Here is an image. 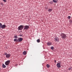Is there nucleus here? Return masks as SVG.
<instances>
[{
    "label": "nucleus",
    "instance_id": "f257e3e1",
    "mask_svg": "<svg viewBox=\"0 0 72 72\" xmlns=\"http://www.w3.org/2000/svg\"><path fill=\"white\" fill-rule=\"evenodd\" d=\"M4 55H6V57L7 58H10V56H11L10 54H8L5 52L4 53Z\"/></svg>",
    "mask_w": 72,
    "mask_h": 72
},
{
    "label": "nucleus",
    "instance_id": "f03ea898",
    "mask_svg": "<svg viewBox=\"0 0 72 72\" xmlns=\"http://www.w3.org/2000/svg\"><path fill=\"white\" fill-rule=\"evenodd\" d=\"M61 36H62V39H66V37H67V36H66V35H65L64 33L61 34Z\"/></svg>",
    "mask_w": 72,
    "mask_h": 72
},
{
    "label": "nucleus",
    "instance_id": "7ed1b4c3",
    "mask_svg": "<svg viewBox=\"0 0 72 72\" xmlns=\"http://www.w3.org/2000/svg\"><path fill=\"white\" fill-rule=\"evenodd\" d=\"M23 27L24 26L23 25H20L18 27V30H22L23 28Z\"/></svg>",
    "mask_w": 72,
    "mask_h": 72
},
{
    "label": "nucleus",
    "instance_id": "20e7f679",
    "mask_svg": "<svg viewBox=\"0 0 72 72\" xmlns=\"http://www.w3.org/2000/svg\"><path fill=\"white\" fill-rule=\"evenodd\" d=\"M29 28H30V27L29 26L26 25L24 26V30H28Z\"/></svg>",
    "mask_w": 72,
    "mask_h": 72
},
{
    "label": "nucleus",
    "instance_id": "39448f33",
    "mask_svg": "<svg viewBox=\"0 0 72 72\" xmlns=\"http://www.w3.org/2000/svg\"><path fill=\"white\" fill-rule=\"evenodd\" d=\"M10 60H8L5 62V64H6V66H8V65L9 64V63H10Z\"/></svg>",
    "mask_w": 72,
    "mask_h": 72
},
{
    "label": "nucleus",
    "instance_id": "423d86ee",
    "mask_svg": "<svg viewBox=\"0 0 72 72\" xmlns=\"http://www.w3.org/2000/svg\"><path fill=\"white\" fill-rule=\"evenodd\" d=\"M22 40H23V39L22 38H19L17 40V41H18V42H21L22 41Z\"/></svg>",
    "mask_w": 72,
    "mask_h": 72
},
{
    "label": "nucleus",
    "instance_id": "0eeeda50",
    "mask_svg": "<svg viewBox=\"0 0 72 72\" xmlns=\"http://www.w3.org/2000/svg\"><path fill=\"white\" fill-rule=\"evenodd\" d=\"M55 41H56L57 42H58L59 40V38L57 37H55L54 38Z\"/></svg>",
    "mask_w": 72,
    "mask_h": 72
},
{
    "label": "nucleus",
    "instance_id": "6e6552de",
    "mask_svg": "<svg viewBox=\"0 0 72 72\" xmlns=\"http://www.w3.org/2000/svg\"><path fill=\"white\" fill-rule=\"evenodd\" d=\"M57 66L58 68H60V63H58L57 64Z\"/></svg>",
    "mask_w": 72,
    "mask_h": 72
},
{
    "label": "nucleus",
    "instance_id": "1a4fd4ad",
    "mask_svg": "<svg viewBox=\"0 0 72 72\" xmlns=\"http://www.w3.org/2000/svg\"><path fill=\"white\" fill-rule=\"evenodd\" d=\"M6 27V25H5L4 24L2 25V26L1 27V28H2L3 29H4Z\"/></svg>",
    "mask_w": 72,
    "mask_h": 72
},
{
    "label": "nucleus",
    "instance_id": "9d476101",
    "mask_svg": "<svg viewBox=\"0 0 72 72\" xmlns=\"http://www.w3.org/2000/svg\"><path fill=\"white\" fill-rule=\"evenodd\" d=\"M47 44L48 46H50V45H51V43L48 42L47 43Z\"/></svg>",
    "mask_w": 72,
    "mask_h": 72
},
{
    "label": "nucleus",
    "instance_id": "9b49d317",
    "mask_svg": "<svg viewBox=\"0 0 72 72\" xmlns=\"http://www.w3.org/2000/svg\"><path fill=\"white\" fill-rule=\"evenodd\" d=\"M52 9H50V8H49L48 9V11L49 12H51V11H52Z\"/></svg>",
    "mask_w": 72,
    "mask_h": 72
},
{
    "label": "nucleus",
    "instance_id": "f8f14e48",
    "mask_svg": "<svg viewBox=\"0 0 72 72\" xmlns=\"http://www.w3.org/2000/svg\"><path fill=\"white\" fill-rule=\"evenodd\" d=\"M2 67H3V68H6V66H5V65L4 64H3Z\"/></svg>",
    "mask_w": 72,
    "mask_h": 72
},
{
    "label": "nucleus",
    "instance_id": "ddd939ff",
    "mask_svg": "<svg viewBox=\"0 0 72 72\" xmlns=\"http://www.w3.org/2000/svg\"><path fill=\"white\" fill-rule=\"evenodd\" d=\"M27 54V52H26V51H24L23 52V54L24 55H26Z\"/></svg>",
    "mask_w": 72,
    "mask_h": 72
},
{
    "label": "nucleus",
    "instance_id": "4468645a",
    "mask_svg": "<svg viewBox=\"0 0 72 72\" xmlns=\"http://www.w3.org/2000/svg\"><path fill=\"white\" fill-rule=\"evenodd\" d=\"M53 2H54V3H57V2H58V0H53Z\"/></svg>",
    "mask_w": 72,
    "mask_h": 72
},
{
    "label": "nucleus",
    "instance_id": "2eb2a0df",
    "mask_svg": "<svg viewBox=\"0 0 72 72\" xmlns=\"http://www.w3.org/2000/svg\"><path fill=\"white\" fill-rule=\"evenodd\" d=\"M37 42H40V39L37 40Z\"/></svg>",
    "mask_w": 72,
    "mask_h": 72
},
{
    "label": "nucleus",
    "instance_id": "dca6fc26",
    "mask_svg": "<svg viewBox=\"0 0 72 72\" xmlns=\"http://www.w3.org/2000/svg\"><path fill=\"white\" fill-rule=\"evenodd\" d=\"M47 68H49L50 67V65L48 64L47 65Z\"/></svg>",
    "mask_w": 72,
    "mask_h": 72
},
{
    "label": "nucleus",
    "instance_id": "f3484780",
    "mask_svg": "<svg viewBox=\"0 0 72 72\" xmlns=\"http://www.w3.org/2000/svg\"><path fill=\"white\" fill-rule=\"evenodd\" d=\"M2 25H3L1 23H0V28H1Z\"/></svg>",
    "mask_w": 72,
    "mask_h": 72
},
{
    "label": "nucleus",
    "instance_id": "a211bd4d",
    "mask_svg": "<svg viewBox=\"0 0 72 72\" xmlns=\"http://www.w3.org/2000/svg\"><path fill=\"white\" fill-rule=\"evenodd\" d=\"M14 41H16V42H18V41H17V39H15L14 40Z\"/></svg>",
    "mask_w": 72,
    "mask_h": 72
},
{
    "label": "nucleus",
    "instance_id": "6ab92c4d",
    "mask_svg": "<svg viewBox=\"0 0 72 72\" xmlns=\"http://www.w3.org/2000/svg\"><path fill=\"white\" fill-rule=\"evenodd\" d=\"M68 18L69 19H71V16H69L68 17Z\"/></svg>",
    "mask_w": 72,
    "mask_h": 72
},
{
    "label": "nucleus",
    "instance_id": "aec40b11",
    "mask_svg": "<svg viewBox=\"0 0 72 72\" xmlns=\"http://www.w3.org/2000/svg\"><path fill=\"white\" fill-rule=\"evenodd\" d=\"M51 49H52V50H53L54 49V47H52L51 48Z\"/></svg>",
    "mask_w": 72,
    "mask_h": 72
},
{
    "label": "nucleus",
    "instance_id": "412c9836",
    "mask_svg": "<svg viewBox=\"0 0 72 72\" xmlns=\"http://www.w3.org/2000/svg\"><path fill=\"white\" fill-rule=\"evenodd\" d=\"M14 38H17V35H15L14 37Z\"/></svg>",
    "mask_w": 72,
    "mask_h": 72
},
{
    "label": "nucleus",
    "instance_id": "4be33fe9",
    "mask_svg": "<svg viewBox=\"0 0 72 72\" xmlns=\"http://www.w3.org/2000/svg\"><path fill=\"white\" fill-rule=\"evenodd\" d=\"M47 8L48 7H47L45 6V7H44V8L45 9H47Z\"/></svg>",
    "mask_w": 72,
    "mask_h": 72
},
{
    "label": "nucleus",
    "instance_id": "5701e85b",
    "mask_svg": "<svg viewBox=\"0 0 72 72\" xmlns=\"http://www.w3.org/2000/svg\"><path fill=\"white\" fill-rule=\"evenodd\" d=\"M3 1H4V2H5V3L6 2V0H3Z\"/></svg>",
    "mask_w": 72,
    "mask_h": 72
},
{
    "label": "nucleus",
    "instance_id": "b1692460",
    "mask_svg": "<svg viewBox=\"0 0 72 72\" xmlns=\"http://www.w3.org/2000/svg\"><path fill=\"white\" fill-rule=\"evenodd\" d=\"M55 63H56V60H55Z\"/></svg>",
    "mask_w": 72,
    "mask_h": 72
}]
</instances>
